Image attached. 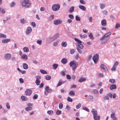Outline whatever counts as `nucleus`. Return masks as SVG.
<instances>
[{"mask_svg":"<svg viewBox=\"0 0 120 120\" xmlns=\"http://www.w3.org/2000/svg\"><path fill=\"white\" fill-rule=\"evenodd\" d=\"M91 111L93 114L94 119V120H100V117L99 116H98L97 111L94 109H92Z\"/></svg>","mask_w":120,"mask_h":120,"instance_id":"f257e3e1","label":"nucleus"},{"mask_svg":"<svg viewBox=\"0 0 120 120\" xmlns=\"http://www.w3.org/2000/svg\"><path fill=\"white\" fill-rule=\"evenodd\" d=\"M78 63L75 60H73L70 62L69 65L71 67H72V70L74 71L78 67Z\"/></svg>","mask_w":120,"mask_h":120,"instance_id":"f03ea898","label":"nucleus"},{"mask_svg":"<svg viewBox=\"0 0 120 120\" xmlns=\"http://www.w3.org/2000/svg\"><path fill=\"white\" fill-rule=\"evenodd\" d=\"M31 4V3L29 0H23L21 2L22 6L26 8L29 7Z\"/></svg>","mask_w":120,"mask_h":120,"instance_id":"7ed1b4c3","label":"nucleus"},{"mask_svg":"<svg viewBox=\"0 0 120 120\" xmlns=\"http://www.w3.org/2000/svg\"><path fill=\"white\" fill-rule=\"evenodd\" d=\"M60 8V6L59 4L53 5L52 7V9L54 11H56L58 10Z\"/></svg>","mask_w":120,"mask_h":120,"instance_id":"20e7f679","label":"nucleus"},{"mask_svg":"<svg viewBox=\"0 0 120 120\" xmlns=\"http://www.w3.org/2000/svg\"><path fill=\"white\" fill-rule=\"evenodd\" d=\"M109 38H107L103 35L100 39V40L102 41L101 43L102 44H104L106 43L108 41Z\"/></svg>","mask_w":120,"mask_h":120,"instance_id":"39448f33","label":"nucleus"},{"mask_svg":"<svg viewBox=\"0 0 120 120\" xmlns=\"http://www.w3.org/2000/svg\"><path fill=\"white\" fill-rule=\"evenodd\" d=\"M98 55L96 54L94 55L92 57V59L95 64H96L98 60Z\"/></svg>","mask_w":120,"mask_h":120,"instance_id":"423d86ee","label":"nucleus"},{"mask_svg":"<svg viewBox=\"0 0 120 120\" xmlns=\"http://www.w3.org/2000/svg\"><path fill=\"white\" fill-rule=\"evenodd\" d=\"M45 90L47 91V92L46 91H45L44 92V93L45 95H47L48 94L47 93H51L52 92V89H50L48 86H47L45 88Z\"/></svg>","mask_w":120,"mask_h":120,"instance_id":"0eeeda50","label":"nucleus"},{"mask_svg":"<svg viewBox=\"0 0 120 120\" xmlns=\"http://www.w3.org/2000/svg\"><path fill=\"white\" fill-rule=\"evenodd\" d=\"M62 22V21L60 19H56L54 21L53 23L55 25H57Z\"/></svg>","mask_w":120,"mask_h":120,"instance_id":"6e6552de","label":"nucleus"},{"mask_svg":"<svg viewBox=\"0 0 120 120\" xmlns=\"http://www.w3.org/2000/svg\"><path fill=\"white\" fill-rule=\"evenodd\" d=\"M32 29L30 26L28 27L26 29V34L27 35H28L32 31Z\"/></svg>","mask_w":120,"mask_h":120,"instance_id":"1a4fd4ad","label":"nucleus"},{"mask_svg":"<svg viewBox=\"0 0 120 120\" xmlns=\"http://www.w3.org/2000/svg\"><path fill=\"white\" fill-rule=\"evenodd\" d=\"M32 93V91L30 89H27L25 91L26 95L30 96Z\"/></svg>","mask_w":120,"mask_h":120,"instance_id":"9d476101","label":"nucleus"},{"mask_svg":"<svg viewBox=\"0 0 120 120\" xmlns=\"http://www.w3.org/2000/svg\"><path fill=\"white\" fill-rule=\"evenodd\" d=\"M65 82V81H63L61 79H60L58 82L56 87H57L60 86L62 84L64 83Z\"/></svg>","mask_w":120,"mask_h":120,"instance_id":"9b49d317","label":"nucleus"},{"mask_svg":"<svg viewBox=\"0 0 120 120\" xmlns=\"http://www.w3.org/2000/svg\"><path fill=\"white\" fill-rule=\"evenodd\" d=\"M11 57V55L10 53H8L6 54L4 56V58L6 60H8L10 59Z\"/></svg>","mask_w":120,"mask_h":120,"instance_id":"f8f14e48","label":"nucleus"},{"mask_svg":"<svg viewBox=\"0 0 120 120\" xmlns=\"http://www.w3.org/2000/svg\"><path fill=\"white\" fill-rule=\"evenodd\" d=\"M101 68L103 69V70L105 71H107L108 69L106 66L103 64H101Z\"/></svg>","mask_w":120,"mask_h":120,"instance_id":"ddd939ff","label":"nucleus"},{"mask_svg":"<svg viewBox=\"0 0 120 120\" xmlns=\"http://www.w3.org/2000/svg\"><path fill=\"white\" fill-rule=\"evenodd\" d=\"M68 61V60L66 58H64L62 59L61 61L62 64H65L67 63Z\"/></svg>","mask_w":120,"mask_h":120,"instance_id":"4468645a","label":"nucleus"},{"mask_svg":"<svg viewBox=\"0 0 120 120\" xmlns=\"http://www.w3.org/2000/svg\"><path fill=\"white\" fill-rule=\"evenodd\" d=\"M10 39H3L2 40V42L3 43H7L11 41Z\"/></svg>","mask_w":120,"mask_h":120,"instance_id":"2eb2a0df","label":"nucleus"},{"mask_svg":"<svg viewBox=\"0 0 120 120\" xmlns=\"http://www.w3.org/2000/svg\"><path fill=\"white\" fill-rule=\"evenodd\" d=\"M101 25L103 26H105L106 24V20L105 19L102 20L101 21Z\"/></svg>","mask_w":120,"mask_h":120,"instance_id":"dca6fc26","label":"nucleus"},{"mask_svg":"<svg viewBox=\"0 0 120 120\" xmlns=\"http://www.w3.org/2000/svg\"><path fill=\"white\" fill-rule=\"evenodd\" d=\"M23 68L25 69H27L28 68L27 64L26 63H23L22 64Z\"/></svg>","mask_w":120,"mask_h":120,"instance_id":"f3484780","label":"nucleus"},{"mask_svg":"<svg viewBox=\"0 0 120 120\" xmlns=\"http://www.w3.org/2000/svg\"><path fill=\"white\" fill-rule=\"evenodd\" d=\"M86 80V79L85 77H82L81 78L78 80V81L80 82L85 81Z\"/></svg>","mask_w":120,"mask_h":120,"instance_id":"a211bd4d","label":"nucleus"},{"mask_svg":"<svg viewBox=\"0 0 120 120\" xmlns=\"http://www.w3.org/2000/svg\"><path fill=\"white\" fill-rule=\"evenodd\" d=\"M79 8L83 11H85L86 10V8L84 6L82 5H79Z\"/></svg>","mask_w":120,"mask_h":120,"instance_id":"6ab92c4d","label":"nucleus"},{"mask_svg":"<svg viewBox=\"0 0 120 120\" xmlns=\"http://www.w3.org/2000/svg\"><path fill=\"white\" fill-rule=\"evenodd\" d=\"M116 86L115 84H113L111 85L110 86V89L111 90H112L116 89Z\"/></svg>","mask_w":120,"mask_h":120,"instance_id":"aec40b11","label":"nucleus"},{"mask_svg":"<svg viewBox=\"0 0 120 120\" xmlns=\"http://www.w3.org/2000/svg\"><path fill=\"white\" fill-rule=\"evenodd\" d=\"M60 34H59L57 33L52 38L53 39V40H54L56 38H58Z\"/></svg>","mask_w":120,"mask_h":120,"instance_id":"412c9836","label":"nucleus"},{"mask_svg":"<svg viewBox=\"0 0 120 120\" xmlns=\"http://www.w3.org/2000/svg\"><path fill=\"white\" fill-rule=\"evenodd\" d=\"M60 40L59 39L57 40V41H55L53 43V45L54 46H56L58 45L59 42Z\"/></svg>","mask_w":120,"mask_h":120,"instance_id":"4be33fe9","label":"nucleus"},{"mask_svg":"<svg viewBox=\"0 0 120 120\" xmlns=\"http://www.w3.org/2000/svg\"><path fill=\"white\" fill-rule=\"evenodd\" d=\"M21 98V99L24 101H26L27 100V98L26 97L24 96H22Z\"/></svg>","mask_w":120,"mask_h":120,"instance_id":"5701e85b","label":"nucleus"},{"mask_svg":"<svg viewBox=\"0 0 120 120\" xmlns=\"http://www.w3.org/2000/svg\"><path fill=\"white\" fill-rule=\"evenodd\" d=\"M21 58L22 59L27 60V56L26 54H23L21 56Z\"/></svg>","mask_w":120,"mask_h":120,"instance_id":"b1692460","label":"nucleus"},{"mask_svg":"<svg viewBox=\"0 0 120 120\" xmlns=\"http://www.w3.org/2000/svg\"><path fill=\"white\" fill-rule=\"evenodd\" d=\"M69 94L71 96H73L75 95V93L73 90H71L69 93Z\"/></svg>","mask_w":120,"mask_h":120,"instance_id":"393cba45","label":"nucleus"},{"mask_svg":"<svg viewBox=\"0 0 120 120\" xmlns=\"http://www.w3.org/2000/svg\"><path fill=\"white\" fill-rule=\"evenodd\" d=\"M32 108L30 107H27L25 109V110H26L28 112H29L30 110H32Z\"/></svg>","mask_w":120,"mask_h":120,"instance_id":"a878e982","label":"nucleus"},{"mask_svg":"<svg viewBox=\"0 0 120 120\" xmlns=\"http://www.w3.org/2000/svg\"><path fill=\"white\" fill-rule=\"evenodd\" d=\"M54 15H51L49 17L48 19V20L49 21H51L54 18Z\"/></svg>","mask_w":120,"mask_h":120,"instance_id":"bb28decb","label":"nucleus"},{"mask_svg":"<svg viewBox=\"0 0 120 120\" xmlns=\"http://www.w3.org/2000/svg\"><path fill=\"white\" fill-rule=\"evenodd\" d=\"M67 43L66 42L63 41L61 43L62 46L63 47H65L67 46Z\"/></svg>","mask_w":120,"mask_h":120,"instance_id":"cd10ccee","label":"nucleus"},{"mask_svg":"<svg viewBox=\"0 0 120 120\" xmlns=\"http://www.w3.org/2000/svg\"><path fill=\"white\" fill-rule=\"evenodd\" d=\"M100 8L102 9L104 8L105 7V5L103 4H101L100 5Z\"/></svg>","mask_w":120,"mask_h":120,"instance_id":"c85d7f7f","label":"nucleus"},{"mask_svg":"<svg viewBox=\"0 0 120 120\" xmlns=\"http://www.w3.org/2000/svg\"><path fill=\"white\" fill-rule=\"evenodd\" d=\"M7 37L6 35L0 33V38H6Z\"/></svg>","mask_w":120,"mask_h":120,"instance_id":"c756f323","label":"nucleus"},{"mask_svg":"<svg viewBox=\"0 0 120 120\" xmlns=\"http://www.w3.org/2000/svg\"><path fill=\"white\" fill-rule=\"evenodd\" d=\"M24 51L25 52H28L29 49L27 47H25L23 48Z\"/></svg>","mask_w":120,"mask_h":120,"instance_id":"7c9ffc66","label":"nucleus"},{"mask_svg":"<svg viewBox=\"0 0 120 120\" xmlns=\"http://www.w3.org/2000/svg\"><path fill=\"white\" fill-rule=\"evenodd\" d=\"M53 69L54 70H56L58 67V65L57 64H54L53 65Z\"/></svg>","mask_w":120,"mask_h":120,"instance_id":"2f4dec72","label":"nucleus"},{"mask_svg":"<svg viewBox=\"0 0 120 120\" xmlns=\"http://www.w3.org/2000/svg\"><path fill=\"white\" fill-rule=\"evenodd\" d=\"M111 34V32H109L106 33L104 35V36H105L106 37H107L110 36Z\"/></svg>","mask_w":120,"mask_h":120,"instance_id":"473e14b6","label":"nucleus"},{"mask_svg":"<svg viewBox=\"0 0 120 120\" xmlns=\"http://www.w3.org/2000/svg\"><path fill=\"white\" fill-rule=\"evenodd\" d=\"M104 98L105 100H109V98L108 94H106L105 96H104Z\"/></svg>","mask_w":120,"mask_h":120,"instance_id":"72a5a7b5","label":"nucleus"},{"mask_svg":"<svg viewBox=\"0 0 120 120\" xmlns=\"http://www.w3.org/2000/svg\"><path fill=\"white\" fill-rule=\"evenodd\" d=\"M40 72L42 74H47V72L45 70L42 69H41L40 70Z\"/></svg>","mask_w":120,"mask_h":120,"instance_id":"f704fd0d","label":"nucleus"},{"mask_svg":"<svg viewBox=\"0 0 120 120\" xmlns=\"http://www.w3.org/2000/svg\"><path fill=\"white\" fill-rule=\"evenodd\" d=\"M79 44H80L82 43V41L79 40L78 38H75L74 39Z\"/></svg>","mask_w":120,"mask_h":120,"instance_id":"c9c22d12","label":"nucleus"},{"mask_svg":"<svg viewBox=\"0 0 120 120\" xmlns=\"http://www.w3.org/2000/svg\"><path fill=\"white\" fill-rule=\"evenodd\" d=\"M51 78V76L48 75H47L45 77V79L47 80H49Z\"/></svg>","mask_w":120,"mask_h":120,"instance_id":"e433bc0d","label":"nucleus"},{"mask_svg":"<svg viewBox=\"0 0 120 120\" xmlns=\"http://www.w3.org/2000/svg\"><path fill=\"white\" fill-rule=\"evenodd\" d=\"M78 46L80 49H83V48L84 46L83 45L81 44H78Z\"/></svg>","mask_w":120,"mask_h":120,"instance_id":"4c0bfd02","label":"nucleus"},{"mask_svg":"<svg viewBox=\"0 0 120 120\" xmlns=\"http://www.w3.org/2000/svg\"><path fill=\"white\" fill-rule=\"evenodd\" d=\"M20 22L22 24H24L25 23L26 20L24 18L22 19H20Z\"/></svg>","mask_w":120,"mask_h":120,"instance_id":"58836bf2","label":"nucleus"},{"mask_svg":"<svg viewBox=\"0 0 120 120\" xmlns=\"http://www.w3.org/2000/svg\"><path fill=\"white\" fill-rule=\"evenodd\" d=\"M16 4L15 2H12L10 4V6L11 7H14L15 5Z\"/></svg>","mask_w":120,"mask_h":120,"instance_id":"ea45409f","label":"nucleus"},{"mask_svg":"<svg viewBox=\"0 0 120 120\" xmlns=\"http://www.w3.org/2000/svg\"><path fill=\"white\" fill-rule=\"evenodd\" d=\"M88 36L90 38L91 40L94 39V38L93 37L92 34L91 33H90Z\"/></svg>","mask_w":120,"mask_h":120,"instance_id":"a19ab883","label":"nucleus"},{"mask_svg":"<svg viewBox=\"0 0 120 120\" xmlns=\"http://www.w3.org/2000/svg\"><path fill=\"white\" fill-rule=\"evenodd\" d=\"M74 6H72L70 8L69 12H73L74 10Z\"/></svg>","mask_w":120,"mask_h":120,"instance_id":"79ce46f5","label":"nucleus"},{"mask_svg":"<svg viewBox=\"0 0 120 120\" xmlns=\"http://www.w3.org/2000/svg\"><path fill=\"white\" fill-rule=\"evenodd\" d=\"M109 82L112 83H113L115 82V80L113 79H110L109 80Z\"/></svg>","mask_w":120,"mask_h":120,"instance_id":"37998d69","label":"nucleus"},{"mask_svg":"<svg viewBox=\"0 0 120 120\" xmlns=\"http://www.w3.org/2000/svg\"><path fill=\"white\" fill-rule=\"evenodd\" d=\"M119 62L117 61H116L113 64V66L116 67L118 65Z\"/></svg>","mask_w":120,"mask_h":120,"instance_id":"c03bdc74","label":"nucleus"},{"mask_svg":"<svg viewBox=\"0 0 120 120\" xmlns=\"http://www.w3.org/2000/svg\"><path fill=\"white\" fill-rule=\"evenodd\" d=\"M61 111L59 110H57L56 112V115H59L61 114Z\"/></svg>","mask_w":120,"mask_h":120,"instance_id":"a18cd8bd","label":"nucleus"},{"mask_svg":"<svg viewBox=\"0 0 120 120\" xmlns=\"http://www.w3.org/2000/svg\"><path fill=\"white\" fill-rule=\"evenodd\" d=\"M115 114L114 112H113L111 114L110 117L112 118L115 116Z\"/></svg>","mask_w":120,"mask_h":120,"instance_id":"49530a36","label":"nucleus"},{"mask_svg":"<svg viewBox=\"0 0 120 120\" xmlns=\"http://www.w3.org/2000/svg\"><path fill=\"white\" fill-rule=\"evenodd\" d=\"M67 101L69 102H72V99L70 97H68L67 98Z\"/></svg>","mask_w":120,"mask_h":120,"instance_id":"de8ad7c7","label":"nucleus"},{"mask_svg":"<svg viewBox=\"0 0 120 120\" xmlns=\"http://www.w3.org/2000/svg\"><path fill=\"white\" fill-rule=\"evenodd\" d=\"M82 109H83L85 110L88 112H89V109L87 108L85 106L83 107Z\"/></svg>","mask_w":120,"mask_h":120,"instance_id":"09e8293b","label":"nucleus"},{"mask_svg":"<svg viewBox=\"0 0 120 120\" xmlns=\"http://www.w3.org/2000/svg\"><path fill=\"white\" fill-rule=\"evenodd\" d=\"M40 81L39 80H36L35 83L37 85H39L40 83Z\"/></svg>","mask_w":120,"mask_h":120,"instance_id":"8fccbe9b","label":"nucleus"},{"mask_svg":"<svg viewBox=\"0 0 120 120\" xmlns=\"http://www.w3.org/2000/svg\"><path fill=\"white\" fill-rule=\"evenodd\" d=\"M102 12L103 13L104 15H106L108 14V12L107 11L105 10L102 11Z\"/></svg>","mask_w":120,"mask_h":120,"instance_id":"3c124183","label":"nucleus"},{"mask_svg":"<svg viewBox=\"0 0 120 120\" xmlns=\"http://www.w3.org/2000/svg\"><path fill=\"white\" fill-rule=\"evenodd\" d=\"M116 67L113 66L112 67L111 69V70L112 71H116Z\"/></svg>","mask_w":120,"mask_h":120,"instance_id":"603ef678","label":"nucleus"},{"mask_svg":"<svg viewBox=\"0 0 120 120\" xmlns=\"http://www.w3.org/2000/svg\"><path fill=\"white\" fill-rule=\"evenodd\" d=\"M81 106V104L80 103L78 105H77L76 106V108L77 109H79V108Z\"/></svg>","mask_w":120,"mask_h":120,"instance_id":"864d4df0","label":"nucleus"},{"mask_svg":"<svg viewBox=\"0 0 120 120\" xmlns=\"http://www.w3.org/2000/svg\"><path fill=\"white\" fill-rule=\"evenodd\" d=\"M75 18L76 20L78 21H80V19L78 16H76Z\"/></svg>","mask_w":120,"mask_h":120,"instance_id":"5fc2aeb1","label":"nucleus"},{"mask_svg":"<svg viewBox=\"0 0 120 120\" xmlns=\"http://www.w3.org/2000/svg\"><path fill=\"white\" fill-rule=\"evenodd\" d=\"M91 93L95 94H97L98 93V91L96 90H93L92 91Z\"/></svg>","mask_w":120,"mask_h":120,"instance_id":"6e6d98bb","label":"nucleus"},{"mask_svg":"<svg viewBox=\"0 0 120 120\" xmlns=\"http://www.w3.org/2000/svg\"><path fill=\"white\" fill-rule=\"evenodd\" d=\"M31 25L34 27H35L36 26V24L34 22H32L31 23Z\"/></svg>","mask_w":120,"mask_h":120,"instance_id":"4d7b16f0","label":"nucleus"},{"mask_svg":"<svg viewBox=\"0 0 120 120\" xmlns=\"http://www.w3.org/2000/svg\"><path fill=\"white\" fill-rule=\"evenodd\" d=\"M59 108L60 109H62L63 106V104L62 103H60L59 105Z\"/></svg>","mask_w":120,"mask_h":120,"instance_id":"13d9d810","label":"nucleus"},{"mask_svg":"<svg viewBox=\"0 0 120 120\" xmlns=\"http://www.w3.org/2000/svg\"><path fill=\"white\" fill-rule=\"evenodd\" d=\"M37 43L39 44V45H40L41 44L42 42V41L41 40H38L37 41Z\"/></svg>","mask_w":120,"mask_h":120,"instance_id":"bf43d9fd","label":"nucleus"},{"mask_svg":"<svg viewBox=\"0 0 120 120\" xmlns=\"http://www.w3.org/2000/svg\"><path fill=\"white\" fill-rule=\"evenodd\" d=\"M53 112V111L51 110H48L47 111L48 113L49 114L51 115H52V114Z\"/></svg>","mask_w":120,"mask_h":120,"instance_id":"052dcab7","label":"nucleus"},{"mask_svg":"<svg viewBox=\"0 0 120 120\" xmlns=\"http://www.w3.org/2000/svg\"><path fill=\"white\" fill-rule=\"evenodd\" d=\"M79 1L80 3L82 4H86L85 2L83 0H80Z\"/></svg>","mask_w":120,"mask_h":120,"instance_id":"680f3d73","label":"nucleus"},{"mask_svg":"<svg viewBox=\"0 0 120 120\" xmlns=\"http://www.w3.org/2000/svg\"><path fill=\"white\" fill-rule=\"evenodd\" d=\"M68 17L71 19H73L74 18L73 16L72 15H69Z\"/></svg>","mask_w":120,"mask_h":120,"instance_id":"e2e57ef3","label":"nucleus"},{"mask_svg":"<svg viewBox=\"0 0 120 120\" xmlns=\"http://www.w3.org/2000/svg\"><path fill=\"white\" fill-rule=\"evenodd\" d=\"M75 52V50L74 49H71L70 50V53L71 54H73Z\"/></svg>","mask_w":120,"mask_h":120,"instance_id":"0e129e2a","label":"nucleus"},{"mask_svg":"<svg viewBox=\"0 0 120 120\" xmlns=\"http://www.w3.org/2000/svg\"><path fill=\"white\" fill-rule=\"evenodd\" d=\"M38 95L37 94H35L33 97V99H37L38 97Z\"/></svg>","mask_w":120,"mask_h":120,"instance_id":"69168bd1","label":"nucleus"},{"mask_svg":"<svg viewBox=\"0 0 120 120\" xmlns=\"http://www.w3.org/2000/svg\"><path fill=\"white\" fill-rule=\"evenodd\" d=\"M36 80H39L41 78V77L40 76H36Z\"/></svg>","mask_w":120,"mask_h":120,"instance_id":"338daca9","label":"nucleus"},{"mask_svg":"<svg viewBox=\"0 0 120 120\" xmlns=\"http://www.w3.org/2000/svg\"><path fill=\"white\" fill-rule=\"evenodd\" d=\"M88 99H93V96L91 95H89L87 97Z\"/></svg>","mask_w":120,"mask_h":120,"instance_id":"774afa93","label":"nucleus"}]
</instances>
